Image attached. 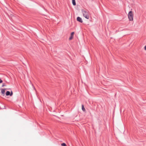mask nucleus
Wrapping results in <instances>:
<instances>
[{
    "label": "nucleus",
    "mask_w": 146,
    "mask_h": 146,
    "mask_svg": "<svg viewBox=\"0 0 146 146\" xmlns=\"http://www.w3.org/2000/svg\"><path fill=\"white\" fill-rule=\"evenodd\" d=\"M144 49L145 50H146V45L144 47Z\"/></svg>",
    "instance_id": "11"
},
{
    "label": "nucleus",
    "mask_w": 146,
    "mask_h": 146,
    "mask_svg": "<svg viewBox=\"0 0 146 146\" xmlns=\"http://www.w3.org/2000/svg\"><path fill=\"white\" fill-rule=\"evenodd\" d=\"M82 110L84 112L86 111L84 106L83 104H82Z\"/></svg>",
    "instance_id": "7"
},
{
    "label": "nucleus",
    "mask_w": 146,
    "mask_h": 146,
    "mask_svg": "<svg viewBox=\"0 0 146 146\" xmlns=\"http://www.w3.org/2000/svg\"><path fill=\"white\" fill-rule=\"evenodd\" d=\"M13 92L12 91H11V93L9 91H7L6 93V95L7 96H12L13 95Z\"/></svg>",
    "instance_id": "3"
},
{
    "label": "nucleus",
    "mask_w": 146,
    "mask_h": 146,
    "mask_svg": "<svg viewBox=\"0 0 146 146\" xmlns=\"http://www.w3.org/2000/svg\"><path fill=\"white\" fill-rule=\"evenodd\" d=\"M61 145L62 146H67L66 144L65 143H61Z\"/></svg>",
    "instance_id": "9"
},
{
    "label": "nucleus",
    "mask_w": 146,
    "mask_h": 146,
    "mask_svg": "<svg viewBox=\"0 0 146 146\" xmlns=\"http://www.w3.org/2000/svg\"><path fill=\"white\" fill-rule=\"evenodd\" d=\"M72 3L75 6L76 5V3L75 0H72Z\"/></svg>",
    "instance_id": "8"
},
{
    "label": "nucleus",
    "mask_w": 146,
    "mask_h": 146,
    "mask_svg": "<svg viewBox=\"0 0 146 146\" xmlns=\"http://www.w3.org/2000/svg\"><path fill=\"white\" fill-rule=\"evenodd\" d=\"M29 82L30 83V84L32 85L33 87L34 88V89H35V88L33 84L31 83V82L30 80H29Z\"/></svg>",
    "instance_id": "10"
},
{
    "label": "nucleus",
    "mask_w": 146,
    "mask_h": 146,
    "mask_svg": "<svg viewBox=\"0 0 146 146\" xmlns=\"http://www.w3.org/2000/svg\"><path fill=\"white\" fill-rule=\"evenodd\" d=\"M83 16L87 19H89L90 17V13L89 11L86 9L81 10Z\"/></svg>",
    "instance_id": "1"
},
{
    "label": "nucleus",
    "mask_w": 146,
    "mask_h": 146,
    "mask_svg": "<svg viewBox=\"0 0 146 146\" xmlns=\"http://www.w3.org/2000/svg\"><path fill=\"white\" fill-rule=\"evenodd\" d=\"M77 20L81 23H82L83 22V21L82 18L79 17H77Z\"/></svg>",
    "instance_id": "5"
},
{
    "label": "nucleus",
    "mask_w": 146,
    "mask_h": 146,
    "mask_svg": "<svg viewBox=\"0 0 146 146\" xmlns=\"http://www.w3.org/2000/svg\"><path fill=\"white\" fill-rule=\"evenodd\" d=\"M5 86V85L4 84H3V85H2V87H4V86Z\"/></svg>",
    "instance_id": "12"
},
{
    "label": "nucleus",
    "mask_w": 146,
    "mask_h": 146,
    "mask_svg": "<svg viewBox=\"0 0 146 146\" xmlns=\"http://www.w3.org/2000/svg\"><path fill=\"white\" fill-rule=\"evenodd\" d=\"M6 90V89H1V92L3 96H4L5 95V90Z\"/></svg>",
    "instance_id": "4"
},
{
    "label": "nucleus",
    "mask_w": 146,
    "mask_h": 146,
    "mask_svg": "<svg viewBox=\"0 0 146 146\" xmlns=\"http://www.w3.org/2000/svg\"><path fill=\"white\" fill-rule=\"evenodd\" d=\"M74 32H72L71 33L70 36L69 38V40H70L73 39V36H74Z\"/></svg>",
    "instance_id": "6"
},
{
    "label": "nucleus",
    "mask_w": 146,
    "mask_h": 146,
    "mask_svg": "<svg viewBox=\"0 0 146 146\" xmlns=\"http://www.w3.org/2000/svg\"><path fill=\"white\" fill-rule=\"evenodd\" d=\"M133 15L132 11H129L128 15V17L130 21H132L133 20Z\"/></svg>",
    "instance_id": "2"
}]
</instances>
